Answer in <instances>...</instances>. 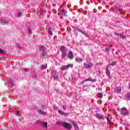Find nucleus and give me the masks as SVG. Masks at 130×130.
I'll return each instance as SVG.
<instances>
[{"label": "nucleus", "mask_w": 130, "mask_h": 130, "mask_svg": "<svg viewBox=\"0 0 130 130\" xmlns=\"http://www.w3.org/2000/svg\"><path fill=\"white\" fill-rule=\"evenodd\" d=\"M10 84L11 85H12V86H14L15 84H14V82L13 81L10 82Z\"/></svg>", "instance_id": "e433bc0d"}, {"label": "nucleus", "mask_w": 130, "mask_h": 130, "mask_svg": "<svg viewBox=\"0 0 130 130\" xmlns=\"http://www.w3.org/2000/svg\"><path fill=\"white\" fill-rule=\"evenodd\" d=\"M17 17L18 18H20V17H22V13L21 12H18L17 14Z\"/></svg>", "instance_id": "bb28decb"}, {"label": "nucleus", "mask_w": 130, "mask_h": 130, "mask_svg": "<svg viewBox=\"0 0 130 130\" xmlns=\"http://www.w3.org/2000/svg\"><path fill=\"white\" fill-rule=\"evenodd\" d=\"M116 92L117 93H120L121 92V88L119 87H116Z\"/></svg>", "instance_id": "4be33fe9"}, {"label": "nucleus", "mask_w": 130, "mask_h": 130, "mask_svg": "<svg viewBox=\"0 0 130 130\" xmlns=\"http://www.w3.org/2000/svg\"><path fill=\"white\" fill-rule=\"evenodd\" d=\"M37 112H38V113H39V114H41V115H45L46 114L45 112L41 110H39V111H37Z\"/></svg>", "instance_id": "4468645a"}, {"label": "nucleus", "mask_w": 130, "mask_h": 130, "mask_svg": "<svg viewBox=\"0 0 130 130\" xmlns=\"http://www.w3.org/2000/svg\"><path fill=\"white\" fill-rule=\"evenodd\" d=\"M41 13H43V10L42 9L41 10Z\"/></svg>", "instance_id": "a19ab883"}, {"label": "nucleus", "mask_w": 130, "mask_h": 130, "mask_svg": "<svg viewBox=\"0 0 130 130\" xmlns=\"http://www.w3.org/2000/svg\"><path fill=\"white\" fill-rule=\"evenodd\" d=\"M70 68H73V64H69L67 66H62L61 68V70L66 71V70H68V69H70Z\"/></svg>", "instance_id": "0eeeda50"}, {"label": "nucleus", "mask_w": 130, "mask_h": 130, "mask_svg": "<svg viewBox=\"0 0 130 130\" xmlns=\"http://www.w3.org/2000/svg\"><path fill=\"white\" fill-rule=\"evenodd\" d=\"M60 50L62 53H67L68 52V50H67L64 46H61L60 48Z\"/></svg>", "instance_id": "9d476101"}, {"label": "nucleus", "mask_w": 130, "mask_h": 130, "mask_svg": "<svg viewBox=\"0 0 130 130\" xmlns=\"http://www.w3.org/2000/svg\"><path fill=\"white\" fill-rule=\"evenodd\" d=\"M27 30L28 33H29V34H31V29L27 28Z\"/></svg>", "instance_id": "2f4dec72"}, {"label": "nucleus", "mask_w": 130, "mask_h": 130, "mask_svg": "<svg viewBox=\"0 0 130 130\" xmlns=\"http://www.w3.org/2000/svg\"><path fill=\"white\" fill-rule=\"evenodd\" d=\"M68 57L69 59H73L74 58V53H73V51H70L68 52Z\"/></svg>", "instance_id": "1a4fd4ad"}, {"label": "nucleus", "mask_w": 130, "mask_h": 130, "mask_svg": "<svg viewBox=\"0 0 130 130\" xmlns=\"http://www.w3.org/2000/svg\"><path fill=\"white\" fill-rule=\"evenodd\" d=\"M75 60L76 62H82L83 61V58L77 57L76 58Z\"/></svg>", "instance_id": "f8f14e48"}, {"label": "nucleus", "mask_w": 130, "mask_h": 130, "mask_svg": "<svg viewBox=\"0 0 130 130\" xmlns=\"http://www.w3.org/2000/svg\"><path fill=\"white\" fill-rule=\"evenodd\" d=\"M61 14L62 16H66V10H64V9H62L61 11Z\"/></svg>", "instance_id": "aec40b11"}, {"label": "nucleus", "mask_w": 130, "mask_h": 130, "mask_svg": "<svg viewBox=\"0 0 130 130\" xmlns=\"http://www.w3.org/2000/svg\"><path fill=\"white\" fill-rule=\"evenodd\" d=\"M97 96L99 98H102V97H103V94H102V93H98Z\"/></svg>", "instance_id": "b1692460"}, {"label": "nucleus", "mask_w": 130, "mask_h": 130, "mask_svg": "<svg viewBox=\"0 0 130 130\" xmlns=\"http://www.w3.org/2000/svg\"><path fill=\"white\" fill-rule=\"evenodd\" d=\"M106 119H107V121H108V120H109V117H106Z\"/></svg>", "instance_id": "ea45409f"}, {"label": "nucleus", "mask_w": 130, "mask_h": 130, "mask_svg": "<svg viewBox=\"0 0 130 130\" xmlns=\"http://www.w3.org/2000/svg\"><path fill=\"white\" fill-rule=\"evenodd\" d=\"M48 32H49V34L51 36H52L53 35V34H52V31H51V27H49L48 28Z\"/></svg>", "instance_id": "a211bd4d"}, {"label": "nucleus", "mask_w": 130, "mask_h": 130, "mask_svg": "<svg viewBox=\"0 0 130 130\" xmlns=\"http://www.w3.org/2000/svg\"><path fill=\"white\" fill-rule=\"evenodd\" d=\"M42 108H43V109H44V107H42Z\"/></svg>", "instance_id": "37998d69"}, {"label": "nucleus", "mask_w": 130, "mask_h": 130, "mask_svg": "<svg viewBox=\"0 0 130 130\" xmlns=\"http://www.w3.org/2000/svg\"><path fill=\"white\" fill-rule=\"evenodd\" d=\"M39 124H41L43 128H47V122L39 121Z\"/></svg>", "instance_id": "6e6552de"}, {"label": "nucleus", "mask_w": 130, "mask_h": 130, "mask_svg": "<svg viewBox=\"0 0 130 130\" xmlns=\"http://www.w3.org/2000/svg\"><path fill=\"white\" fill-rule=\"evenodd\" d=\"M73 28L75 29V30H77V31H79V32H80V33H82V34H83V35H85L86 37H87V38H89V36L87 35V32H86V31H83L81 30L80 28L76 27L75 26H73Z\"/></svg>", "instance_id": "39448f33"}, {"label": "nucleus", "mask_w": 130, "mask_h": 130, "mask_svg": "<svg viewBox=\"0 0 130 130\" xmlns=\"http://www.w3.org/2000/svg\"><path fill=\"white\" fill-rule=\"evenodd\" d=\"M64 122H61V121H57L56 122V124H58L59 125H60V124H61V125H62V123H63Z\"/></svg>", "instance_id": "cd10ccee"}, {"label": "nucleus", "mask_w": 130, "mask_h": 130, "mask_svg": "<svg viewBox=\"0 0 130 130\" xmlns=\"http://www.w3.org/2000/svg\"><path fill=\"white\" fill-rule=\"evenodd\" d=\"M40 58H42V57H45V56H47V53H46V51L44 50V47H41L40 48Z\"/></svg>", "instance_id": "f257e3e1"}, {"label": "nucleus", "mask_w": 130, "mask_h": 130, "mask_svg": "<svg viewBox=\"0 0 130 130\" xmlns=\"http://www.w3.org/2000/svg\"><path fill=\"white\" fill-rule=\"evenodd\" d=\"M125 97H126V98L127 99H130V92L126 93L125 94Z\"/></svg>", "instance_id": "393cba45"}, {"label": "nucleus", "mask_w": 130, "mask_h": 130, "mask_svg": "<svg viewBox=\"0 0 130 130\" xmlns=\"http://www.w3.org/2000/svg\"><path fill=\"white\" fill-rule=\"evenodd\" d=\"M66 56H67V53H62L61 57L63 59H66Z\"/></svg>", "instance_id": "5701e85b"}, {"label": "nucleus", "mask_w": 130, "mask_h": 130, "mask_svg": "<svg viewBox=\"0 0 130 130\" xmlns=\"http://www.w3.org/2000/svg\"><path fill=\"white\" fill-rule=\"evenodd\" d=\"M96 118L99 119H103L104 117L103 116L100 115L99 114H97L96 115Z\"/></svg>", "instance_id": "2eb2a0df"}, {"label": "nucleus", "mask_w": 130, "mask_h": 130, "mask_svg": "<svg viewBox=\"0 0 130 130\" xmlns=\"http://www.w3.org/2000/svg\"><path fill=\"white\" fill-rule=\"evenodd\" d=\"M0 53H2V54L5 53V51L3 50L2 49L0 48Z\"/></svg>", "instance_id": "72a5a7b5"}, {"label": "nucleus", "mask_w": 130, "mask_h": 130, "mask_svg": "<svg viewBox=\"0 0 130 130\" xmlns=\"http://www.w3.org/2000/svg\"><path fill=\"white\" fill-rule=\"evenodd\" d=\"M106 51L108 53L110 51V47H108L107 48H106Z\"/></svg>", "instance_id": "a878e982"}, {"label": "nucleus", "mask_w": 130, "mask_h": 130, "mask_svg": "<svg viewBox=\"0 0 130 130\" xmlns=\"http://www.w3.org/2000/svg\"><path fill=\"white\" fill-rule=\"evenodd\" d=\"M120 114L121 115H123V116H126V115H128L129 112L128 110H127V109L126 108H122L120 109Z\"/></svg>", "instance_id": "f03ea898"}, {"label": "nucleus", "mask_w": 130, "mask_h": 130, "mask_svg": "<svg viewBox=\"0 0 130 130\" xmlns=\"http://www.w3.org/2000/svg\"><path fill=\"white\" fill-rule=\"evenodd\" d=\"M52 77H53V78L54 80H58L59 79V73H57V72L54 71V70H53L52 71Z\"/></svg>", "instance_id": "7ed1b4c3"}, {"label": "nucleus", "mask_w": 130, "mask_h": 130, "mask_svg": "<svg viewBox=\"0 0 130 130\" xmlns=\"http://www.w3.org/2000/svg\"><path fill=\"white\" fill-rule=\"evenodd\" d=\"M114 11L115 12H119V13H120V9L117 8H116L114 9Z\"/></svg>", "instance_id": "c85d7f7f"}, {"label": "nucleus", "mask_w": 130, "mask_h": 130, "mask_svg": "<svg viewBox=\"0 0 130 130\" xmlns=\"http://www.w3.org/2000/svg\"><path fill=\"white\" fill-rule=\"evenodd\" d=\"M96 81V80L95 79H92L91 78H88V79H86L83 81H82L81 82V84H84V83H85V82H95Z\"/></svg>", "instance_id": "9b49d317"}, {"label": "nucleus", "mask_w": 130, "mask_h": 130, "mask_svg": "<svg viewBox=\"0 0 130 130\" xmlns=\"http://www.w3.org/2000/svg\"><path fill=\"white\" fill-rule=\"evenodd\" d=\"M1 24H2V25H4L5 24H6L7 25V24H8V21H6V20H4L3 19L1 20Z\"/></svg>", "instance_id": "412c9836"}, {"label": "nucleus", "mask_w": 130, "mask_h": 130, "mask_svg": "<svg viewBox=\"0 0 130 130\" xmlns=\"http://www.w3.org/2000/svg\"><path fill=\"white\" fill-rule=\"evenodd\" d=\"M83 66L84 67V68L86 70H91L93 65L92 62H90L88 64H87L86 63H84Z\"/></svg>", "instance_id": "20e7f679"}, {"label": "nucleus", "mask_w": 130, "mask_h": 130, "mask_svg": "<svg viewBox=\"0 0 130 130\" xmlns=\"http://www.w3.org/2000/svg\"><path fill=\"white\" fill-rule=\"evenodd\" d=\"M73 125L75 127H78V124H77V123H76V122H73Z\"/></svg>", "instance_id": "7c9ffc66"}, {"label": "nucleus", "mask_w": 130, "mask_h": 130, "mask_svg": "<svg viewBox=\"0 0 130 130\" xmlns=\"http://www.w3.org/2000/svg\"><path fill=\"white\" fill-rule=\"evenodd\" d=\"M116 61H114L113 62H111V63H110V64H109L108 67H110V66H112V67L115 66V64H116Z\"/></svg>", "instance_id": "6ab92c4d"}, {"label": "nucleus", "mask_w": 130, "mask_h": 130, "mask_svg": "<svg viewBox=\"0 0 130 130\" xmlns=\"http://www.w3.org/2000/svg\"><path fill=\"white\" fill-rule=\"evenodd\" d=\"M115 35H117V36H120L121 35V34H117L116 32H114Z\"/></svg>", "instance_id": "473e14b6"}, {"label": "nucleus", "mask_w": 130, "mask_h": 130, "mask_svg": "<svg viewBox=\"0 0 130 130\" xmlns=\"http://www.w3.org/2000/svg\"><path fill=\"white\" fill-rule=\"evenodd\" d=\"M107 123H109V124H110L111 123V121L110 120V119H109L107 121Z\"/></svg>", "instance_id": "4c0bfd02"}, {"label": "nucleus", "mask_w": 130, "mask_h": 130, "mask_svg": "<svg viewBox=\"0 0 130 130\" xmlns=\"http://www.w3.org/2000/svg\"><path fill=\"white\" fill-rule=\"evenodd\" d=\"M47 63H46L45 64H42L40 67L41 70H45V69H47Z\"/></svg>", "instance_id": "ddd939ff"}, {"label": "nucleus", "mask_w": 130, "mask_h": 130, "mask_svg": "<svg viewBox=\"0 0 130 130\" xmlns=\"http://www.w3.org/2000/svg\"><path fill=\"white\" fill-rule=\"evenodd\" d=\"M62 108H63V110H66V107H64V106H62Z\"/></svg>", "instance_id": "58836bf2"}, {"label": "nucleus", "mask_w": 130, "mask_h": 130, "mask_svg": "<svg viewBox=\"0 0 130 130\" xmlns=\"http://www.w3.org/2000/svg\"><path fill=\"white\" fill-rule=\"evenodd\" d=\"M58 113L59 114H61V115H64V116L67 115L66 113H64V112H62V111H61L60 110L58 111Z\"/></svg>", "instance_id": "dca6fc26"}, {"label": "nucleus", "mask_w": 130, "mask_h": 130, "mask_svg": "<svg viewBox=\"0 0 130 130\" xmlns=\"http://www.w3.org/2000/svg\"><path fill=\"white\" fill-rule=\"evenodd\" d=\"M15 115H16V116H21V114H19V112H17L16 114Z\"/></svg>", "instance_id": "f704fd0d"}, {"label": "nucleus", "mask_w": 130, "mask_h": 130, "mask_svg": "<svg viewBox=\"0 0 130 130\" xmlns=\"http://www.w3.org/2000/svg\"><path fill=\"white\" fill-rule=\"evenodd\" d=\"M34 77H37L36 74H34Z\"/></svg>", "instance_id": "79ce46f5"}, {"label": "nucleus", "mask_w": 130, "mask_h": 130, "mask_svg": "<svg viewBox=\"0 0 130 130\" xmlns=\"http://www.w3.org/2000/svg\"><path fill=\"white\" fill-rule=\"evenodd\" d=\"M62 126L65 128H68V129H71V128H72V125L66 122H63V123H62Z\"/></svg>", "instance_id": "423d86ee"}, {"label": "nucleus", "mask_w": 130, "mask_h": 130, "mask_svg": "<svg viewBox=\"0 0 130 130\" xmlns=\"http://www.w3.org/2000/svg\"><path fill=\"white\" fill-rule=\"evenodd\" d=\"M106 74L108 76H110V71H109V70H108V68H107L106 69Z\"/></svg>", "instance_id": "f3484780"}, {"label": "nucleus", "mask_w": 130, "mask_h": 130, "mask_svg": "<svg viewBox=\"0 0 130 130\" xmlns=\"http://www.w3.org/2000/svg\"><path fill=\"white\" fill-rule=\"evenodd\" d=\"M24 71L25 72H29V69H28V68H25L24 70Z\"/></svg>", "instance_id": "c9c22d12"}, {"label": "nucleus", "mask_w": 130, "mask_h": 130, "mask_svg": "<svg viewBox=\"0 0 130 130\" xmlns=\"http://www.w3.org/2000/svg\"><path fill=\"white\" fill-rule=\"evenodd\" d=\"M120 37H121V38H122V39H125V36H122L121 34V35H120Z\"/></svg>", "instance_id": "c756f323"}]
</instances>
